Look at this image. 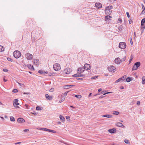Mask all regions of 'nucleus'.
<instances>
[{
	"instance_id": "obj_1",
	"label": "nucleus",
	"mask_w": 145,
	"mask_h": 145,
	"mask_svg": "<svg viewBox=\"0 0 145 145\" xmlns=\"http://www.w3.org/2000/svg\"><path fill=\"white\" fill-rule=\"evenodd\" d=\"M126 57V56H124L121 59L119 57L116 58L114 60V62L115 63L119 64L121 63V62L125 61V60Z\"/></svg>"
},
{
	"instance_id": "obj_2",
	"label": "nucleus",
	"mask_w": 145,
	"mask_h": 145,
	"mask_svg": "<svg viewBox=\"0 0 145 145\" xmlns=\"http://www.w3.org/2000/svg\"><path fill=\"white\" fill-rule=\"evenodd\" d=\"M13 55L15 58H18L20 57L21 54L20 51L17 50L15 51L14 52Z\"/></svg>"
},
{
	"instance_id": "obj_3",
	"label": "nucleus",
	"mask_w": 145,
	"mask_h": 145,
	"mask_svg": "<svg viewBox=\"0 0 145 145\" xmlns=\"http://www.w3.org/2000/svg\"><path fill=\"white\" fill-rule=\"evenodd\" d=\"M53 68L54 70L58 71L61 69V67L59 64L55 63L53 65Z\"/></svg>"
},
{
	"instance_id": "obj_4",
	"label": "nucleus",
	"mask_w": 145,
	"mask_h": 145,
	"mask_svg": "<svg viewBox=\"0 0 145 145\" xmlns=\"http://www.w3.org/2000/svg\"><path fill=\"white\" fill-rule=\"evenodd\" d=\"M126 44L125 42H120L119 44V47L120 48L124 49L126 47Z\"/></svg>"
},
{
	"instance_id": "obj_5",
	"label": "nucleus",
	"mask_w": 145,
	"mask_h": 145,
	"mask_svg": "<svg viewBox=\"0 0 145 145\" xmlns=\"http://www.w3.org/2000/svg\"><path fill=\"white\" fill-rule=\"evenodd\" d=\"M25 56L28 60H31L33 58V55L29 53L25 54Z\"/></svg>"
},
{
	"instance_id": "obj_6",
	"label": "nucleus",
	"mask_w": 145,
	"mask_h": 145,
	"mask_svg": "<svg viewBox=\"0 0 145 145\" xmlns=\"http://www.w3.org/2000/svg\"><path fill=\"white\" fill-rule=\"evenodd\" d=\"M126 77V76H124L122 77H121L119 78L118 80H117L115 81V83H117L120 81H121L122 82L124 81V80H125Z\"/></svg>"
},
{
	"instance_id": "obj_7",
	"label": "nucleus",
	"mask_w": 145,
	"mask_h": 145,
	"mask_svg": "<svg viewBox=\"0 0 145 145\" xmlns=\"http://www.w3.org/2000/svg\"><path fill=\"white\" fill-rule=\"evenodd\" d=\"M33 64L36 65H38L39 63V60L37 59H33Z\"/></svg>"
},
{
	"instance_id": "obj_8",
	"label": "nucleus",
	"mask_w": 145,
	"mask_h": 145,
	"mask_svg": "<svg viewBox=\"0 0 145 145\" xmlns=\"http://www.w3.org/2000/svg\"><path fill=\"white\" fill-rule=\"evenodd\" d=\"M115 69H116L115 67L113 66H111L108 67V71L111 72H114V70Z\"/></svg>"
},
{
	"instance_id": "obj_9",
	"label": "nucleus",
	"mask_w": 145,
	"mask_h": 145,
	"mask_svg": "<svg viewBox=\"0 0 145 145\" xmlns=\"http://www.w3.org/2000/svg\"><path fill=\"white\" fill-rule=\"evenodd\" d=\"M85 70V68L83 67H81L78 69L77 72L78 73L80 72L81 73L83 72Z\"/></svg>"
},
{
	"instance_id": "obj_10",
	"label": "nucleus",
	"mask_w": 145,
	"mask_h": 145,
	"mask_svg": "<svg viewBox=\"0 0 145 145\" xmlns=\"http://www.w3.org/2000/svg\"><path fill=\"white\" fill-rule=\"evenodd\" d=\"M85 76L84 75L82 74H81V73L80 72L78 73L74 74L72 76H74L75 77H83L84 76Z\"/></svg>"
},
{
	"instance_id": "obj_11",
	"label": "nucleus",
	"mask_w": 145,
	"mask_h": 145,
	"mask_svg": "<svg viewBox=\"0 0 145 145\" xmlns=\"http://www.w3.org/2000/svg\"><path fill=\"white\" fill-rule=\"evenodd\" d=\"M84 67L85 68V69L86 70H90L91 69L90 65L87 63H86L84 65Z\"/></svg>"
},
{
	"instance_id": "obj_12",
	"label": "nucleus",
	"mask_w": 145,
	"mask_h": 145,
	"mask_svg": "<svg viewBox=\"0 0 145 145\" xmlns=\"http://www.w3.org/2000/svg\"><path fill=\"white\" fill-rule=\"evenodd\" d=\"M14 102L13 104V105L15 107H19L17 105H19V103H18V100L15 99L14 100Z\"/></svg>"
},
{
	"instance_id": "obj_13",
	"label": "nucleus",
	"mask_w": 145,
	"mask_h": 145,
	"mask_svg": "<svg viewBox=\"0 0 145 145\" xmlns=\"http://www.w3.org/2000/svg\"><path fill=\"white\" fill-rule=\"evenodd\" d=\"M65 73L67 74H69L72 72V70L69 68H67L64 70Z\"/></svg>"
},
{
	"instance_id": "obj_14",
	"label": "nucleus",
	"mask_w": 145,
	"mask_h": 145,
	"mask_svg": "<svg viewBox=\"0 0 145 145\" xmlns=\"http://www.w3.org/2000/svg\"><path fill=\"white\" fill-rule=\"evenodd\" d=\"M116 125L118 127H121L123 128L125 127V126L124 125H123L120 122H116Z\"/></svg>"
},
{
	"instance_id": "obj_15",
	"label": "nucleus",
	"mask_w": 145,
	"mask_h": 145,
	"mask_svg": "<svg viewBox=\"0 0 145 145\" xmlns=\"http://www.w3.org/2000/svg\"><path fill=\"white\" fill-rule=\"evenodd\" d=\"M17 121L19 123H22L25 122L24 120L22 118H18L17 120Z\"/></svg>"
},
{
	"instance_id": "obj_16",
	"label": "nucleus",
	"mask_w": 145,
	"mask_h": 145,
	"mask_svg": "<svg viewBox=\"0 0 145 145\" xmlns=\"http://www.w3.org/2000/svg\"><path fill=\"white\" fill-rule=\"evenodd\" d=\"M45 96L47 100H50L52 99V96H49L48 94H46Z\"/></svg>"
},
{
	"instance_id": "obj_17",
	"label": "nucleus",
	"mask_w": 145,
	"mask_h": 145,
	"mask_svg": "<svg viewBox=\"0 0 145 145\" xmlns=\"http://www.w3.org/2000/svg\"><path fill=\"white\" fill-rule=\"evenodd\" d=\"M38 72L39 73L43 74H48V72L45 71H44L40 70L38 71Z\"/></svg>"
},
{
	"instance_id": "obj_18",
	"label": "nucleus",
	"mask_w": 145,
	"mask_h": 145,
	"mask_svg": "<svg viewBox=\"0 0 145 145\" xmlns=\"http://www.w3.org/2000/svg\"><path fill=\"white\" fill-rule=\"evenodd\" d=\"M145 22V18H143L141 21V25L143 27L144 29L145 28V26H144Z\"/></svg>"
},
{
	"instance_id": "obj_19",
	"label": "nucleus",
	"mask_w": 145,
	"mask_h": 145,
	"mask_svg": "<svg viewBox=\"0 0 145 145\" xmlns=\"http://www.w3.org/2000/svg\"><path fill=\"white\" fill-rule=\"evenodd\" d=\"M116 129L113 128L111 129H109L108 130V131L110 133H113L116 132Z\"/></svg>"
},
{
	"instance_id": "obj_20",
	"label": "nucleus",
	"mask_w": 145,
	"mask_h": 145,
	"mask_svg": "<svg viewBox=\"0 0 145 145\" xmlns=\"http://www.w3.org/2000/svg\"><path fill=\"white\" fill-rule=\"evenodd\" d=\"M95 6L97 7L98 8H101L102 7L101 4L99 3H96L95 4Z\"/></svg>"
},
{
	"instance_id": "obj_21",
	"label": "nucleus",
	"mask_w": 145,
	"mask_h": 145,
	"mask_svg": "<svg viewBox=\"0 0 145 145\" xmlns=\"http://www.w3.org/2000/svg\"><path fill=\"white\" fill-rule=\"evenodd\" d=\"M27 67L29 69L31 70H34V69L33 65L31 64H28L27 65Z\"/></svg>"
},
{
	"instance_id": "obj_22",
	"label": "nucleus",
	"mask_w": 145,
	"mask_h": 145,
	"mask_svg": "<svg viewBox=\"0 0 145 145\" xmlns=\"http://www.w3.org/2000/svg\"><path fill=\"white\" fill-rule=\"evenodd\" d=\"M141 6L143 10L141 13V14H144L145 13V7L143 4H141Z\"/></svg>"
},
{
	"instance_id": "obj_23",
	"label": "nucleus",
	"mask_w": 145,
	"mask_h": 145,
	"mask_svg": "<svg viewBox=\"0 0 145 145\" xmlns=\"http://www.w3.org/2000/svg\"><path fill=\"white\" fill-rule=\"evenodd\" d=\"M140 62H138L135 63L134 64L135 65L136 67V68H138L140 65Z\"/></svg>"
},
{
	"instance_id": "obj_24",
	"label": "nucleus",
	"mask_w": 145,
	"mask_h": 145,
	"mask_svg": "<svg viewBox=\"0 0 145 145\" xmlns=\"http://www.w3.org/2000/svg\"><path fill=\"white\" fill-rule=\"evenodd\" d=\"M46 129V130H45L46 131H47L48 132H52V133H55L56 132V131H55L53 130L48 129Z\"/></svg>"
},
{
	"instance_id": "obj_25",
	"label": "nucleus",
	"mask_w": 145,
	"mask_h": 145,
	"mask_svg": "<svg viewBox=\"0 0 145 145\" xmlns=\"http://www.w3.org/2000/svg\"><path fill=\"white\" fill-rule=\"evenodd\" d=\"M112 115L110 114H106L102 116L103 117L110 118L112 117Z\"/></svg>"
},
{
	"instance_id": "obj_26",
	"label": "nucleus",
	"mask_w": 145,
	"mask_h": 145,
	"mask_svg": "<svg viewBox=\"0 0 145 145\" xmlns=\"http://www.w3.org/2000/svg\"><path fill=\"white\" fill-rule=\"evenodd\" d=\"M59 118H60V120L62 122H63L64 121H65V118L63 116H62V115H60L59 116Z\"/></svg>"
},
{
	"instance_id": "obj_27",
	"label": "nucleus",
	"mask_w": 145,
	"mask_h": 145,
	"mask_svg": "<svg viewBox=\"0 0 145 145\" xmlns=\"http://www.w3.org/2000/svg\"><path fill=\"white\" fill-rule=\"evenodd\" d=\"M111 16L107 15L105 16V21H107L108 20H110V18H111Z\"/></svg>"
},
{
	"instance_id": "obj_28",
	"label": "nucleus",
	"mask_w": 145,
	"mask_h": 145,
	"mask_svg": "<svg viewBox=\"0 0 145 145\" xmlns=\"http://www.w3.org/2000/svg\"><path fill=\"white\" fill-rule=\"evenodd\" d=\"M5 48L4 47L1 46L0 45V52H2L4 50Z\"/></svg>"
},
{
	"instance_id": "obj_29",
	"label": "nucleus",
	"mask_w": 145,
	"mask_h": 145,
	"mask_svg": "<svg viewBox=\"0 0 145 145\" xmlns=\"http://www.w3.org/2000/svg\"><path fill=\"white\" fill-rule=\"evenodd\" d=\"M142 84H145V76H143L142 78Z\"/></svg>"
},
{
	"instance_id": "obj_30",
	"label": "nucleus",
	"mask_w": 145,
	"mask_h": 145,
	"mask_svg": "<svg viewBox=\"0 0 145 145\" xmlns=\"http://www.w3.org/2000/svg\"><path fill=\"white\" fill-rule=\"evenodd\" d=\"M113 7L112 6L107 7H106V9L108 10H110L111 9H112Z\"/></svg>"
},
{
	"instance_id": "obj_31",
	"label": "nucleus",
	"mask_w": 145,
	"mask_h": 145,
	"mask_svg": "<svg viewBox=\"0 0 145 145\" xmlns=\"http://www.w3.org/2000/svg\"><path fill=\"white\" fill-rule=\"evenodd\" d=\"M10 120L12 121H15V119L14 118L13 116H11L10 118Z\"/></svg>"
},
{
	"instance_id": "obj_32",
	"label": "nucleus",
	"mask_w": 145,
	"mask_h": 145,
	"mask_svg": "<svg viewBox=\"0 0 145 145\" xmlns=\"http://www.w3.org/2000/svg\"><path fill=\"white\" fill-rule=\"evenodd\" d=\"M75 97L78 99L81 98L82 97L81 95H75Z\"/></svg>"
},
{
	"instance_id": "obj_33",
	"label": "nucleus",
	"mask_w": 145,
	"mask_h": 145,
	"mask_svg": "<svg viewBox=\"0 0 145 145\" xmlns=\"http://www.w3.org/2000/svg\"><path fill=\"white\" fill-rule=\"evenodd\" d=\"M126 80L127 82H129L131 81V79L130 78L128 77L126 79Z\"/></svg>"
},
{
	"instance_id": "obj_34",
	"label": "nucleus",
	"mask_w": 145,
	"mask_h": 145,
	"mask_svg": "<svg viewBox=\"0 0 145 145\" xmlns=\"http://www.w3.org/2000/svg\"><path fill=\"white\" fill-rule=\"evenodd\" d=\"M119 114V112L117 111H115L113 112V114L115 115H117Z\"/></svg>"
},
{
	"instance_id": "obj_35",
	"label": "nucleus",
	"mask_w": 145,
	"mask_h": 145,
	"mask_svg": "<svg viewBox=\"0 0 145 145\" xmlns=\"http://www.w3.org/2000/svg\"><path fill=\"white\" fill-rule=\"evenodd\" d=\"M138 68H136V67L135 65H134L132 68V71H134L137 70Z\"/></svg>"
},
{
	"instance_id": "obj_36",
	"label": "nucleus",
	"mask_w": 145,
	"mask_h": 145,
	"mask_svg": "<svg viewBox=\"0 0 145 145\" xmlns=\"http://www.w3.org/2000/svg\"><path fill=\"white\" fill-rule=\"evenodd\" d=\"M41 107L39 106L36 107V110H41Z\"/></svg>"
},
{
	"instance_id": "obj_37",
	"label": "nucleus",
	"mask_w": 145,
	"mask_h": 145,
	"mask_svg": "<svg viewBox=\"0 0 145 145\" xmlns=\"http://www.w3.org/2000/svg\"><path fill=\"white\" fill-rule=\"evenodd\" d=\"M118 29L119 31H122L123 29L122 26L121 25L118 27Z\"/></svg>"
},
{
	"instance_id": "obj_38",
	"label": "nucleus",
	"mask_w": 145,
	"mask_h": 145,
	"mask_svg": "<svg viewBox=\"0 0 145 145\" xmlns=\"http://www.w3.org/2000/svg\"><path fill=\"white\" fill-rule=\"evenodd\" d=\"M69 85H65L64 86V88L65 89H68L69 88Z\"/></svg>"
},
{
	"instance_id": "obj_39",
	"label": "nucleus",
	"mask_w": 145,
	"mask_h": 145,
	"mask_svg": "<svg viewBox=\"0 0 145 145\" xmlns=\"http://www.w3.org/2000/svg\"><path fill=\"white\" fill-rule=\"evenodd\" d=\"M65 99V97H63V98H61L59 101V102L61 103L63 102L64 100Z\"/></svg>"
},
{
	"instance_id": "obj_40",
	"label": "nucleus",
	"mask_w": 145,
	"mask_h": 145,
	"mask_svg": "<svg viewBox=\"0 0 145 145\" xmlns=\"http://www.w3.org/2000/svg\"><path fill=\"white\" fill-rule=\"evenodd\" d=\"M124 142L126 144H129V141L127 139H125L124 140Z\"/></svg>"
},
{
	"instance_id": "obj_41",
	"label": "nucleus",
	"mask_w": 145,
	"mask_h": 145,
	"mask_svg": "<svg viewBox=\"0 0 145 145\" xmlns=\"http://www.w3.org/2000/svg\"><path fill=\"white\" fill-rule=\"evenodd\" d=\"M129 40H130V42L131 45H132L133 44V41H132V38H130Z\"/></svg>"
},
{
	"instance_id": "obj_42",
	"label": "nucleus",
	"mask_w": 145,
	"mask_h": 145,
	"mask_svg": "<svg viewBox=\"0 0 145 145\" xmlns=\"http://www.w3.org/2000/svg\"><path fill=\"white\" fill-rule=\"evenodd\" d=\"M7 60L9 61L12 62L13 61V60L12 59H11L10 58V57L7 58Z\"/></svg>"
},
{
	"instance_id": "obj_43",
	"label": "nucleus",
	"mask_w": 145,
	"mask_h": 145,
	"mask_svg": "<svg viewBox=\"0 0 145 145\" xmlns=\"http://www.w3.org/2000/svg\"><path fill=\"white\" fill-rule=\"evenodd\" d=\"M18 92V90L16 89H14L12 90V92L14 93H16Z\"/></svg>"
},
{
	"instance_id": "obj_44",
	"label": "nucleus",
	"mask_w": 145,
	"mask_h": 145,
	"mask_svg": "<svg viewBox=\"0 0 145 145\" xmlns=\"http://www.w3.org/2000/svg\"><path fill=\"white\" fill-rule=\"evenodd\" d=\"M68 92H69V91H66L64 93V97H65L66 96V95Z\"/></svg>"
},
{
	"instance_id": "obj_45",
	"label": "nucleus",
	"mask_w": 145,
	"mask_h": 145,
	"mask_svg": "<svg viewBox=\"0 0 145 145\" xmlns=\"http://www.w3.org/2000/svg\"><path fill=\"white\" fill-rule=\"evenodd\" d=\"M54 91V89L53 88H51L49 90V91L51 92H53Z\"/></svg>"
},
{
	"instance_id": "obj_46",
	"label": "nucleus",
	"mask_w": 145,
	"mask_h": 145,
	"mask_svg": "<svg viewBox=\"0 0 145 145\" xmlns=\"http://www.w3.org/2000/svg\"><path fill=\"white\" fill-rule=\"evenodd\" d=\"M133 56H131V57H130V59H129V63H130L131 61H132V59H133Z\"/></svg>"
},
{
	"instance_id": "obj_47",
	"label": "nucleus",
	"mask_w": 145,
	"mask_h": 145,
	"mask_svg": "<svg viewBox=\"0 0 145 145\" xmlns=\"http://www.w3.org/2000/svg\"><path fill=\"white\" fill-rule=\"evenodd\" d=\"M3 71L4 72H7L8 71V70L6 69H3Z\"/></svg>"
},
{
	"instance_id": "obj_48",
	"label": "nucleus",
	"mask_w": 145,
	"mask_h": 145,
	"mask_svg": "<svg viewBox=\"0 0 145 145\" xmlns=\"http://www.w3.org/2000/svg\"><path fill=\"white\" fill-rule=\"evenodd\" d=\"M40 130H42L43 131H45V130H46V129L47 128H40Z\"/></svg>"
},
{
	"instance_id": "obj_49",
	"label": "nucleus",
	"mask_w": 145,
	"mask_h": 145,
	"mask_svg": "<svg viewBox=\"0 0 145 145\" xmlns=\"http://www.w3.org/2000/svg\"><path fill=\"white\" fill-rule=\"evenodd\" d=\"M126 14H127V17L128 18H129V17H130V15H129V13L128 12H126Z\"/></svg>"
},
{
	"instance_id": "obj_50",
	"label": "nucleus",
	"mask_w": 145,
	"mask_h": 145,
	"mask_svg": "<svg viewBox=\"0 0 145 145\" xmlns=\"http://www.w3.org/2000/svg\"><path fill=\"white\" fill-rule=\"evenodd\" d=\"M18 84H19L20 86H22H22H24V85L23 84H21V83H19V82H18Z\"/></svg>"
},
{
	"instance_id": "obj_51",
	"label": "nucleus",
	"mask_w": 145,
	"mask_h": 145,
	"mask_svg": "<svg viewBox=\"0 0 145 145\" xmlns=\"http://www.w3.org/2000/svg\"><path fill=\"white\" fill-rule=\"evenodd\" d=\"M76 79L77 80H83V79L82 78H76Z\"/></svg>"
},
{
	"instance_id": "obj_52",
	"label": "nucleus",
	"mask_w": 145,
	"mask_h": 145,
	"mask_svg": "<svg viewBox=\"0 0 145 145\" xmlns=\"http://www.w3.org/2000/svg\"><path fill=\"white\" fill-rule=\"evenodd\" d=\"M66 118L67 120H69L70 117L69 116H66Z\"/></svg>"
},
{
	"instance_id": "obj_53",
	"label": "nucleus",
	"mask_w": 145,
	"mask_h": 145,
	"mask_svg": "<svg viewBox=\"0 0 145 145\" xmlns=\"http://www.w3.org/2000/svg\"><path fill=\"white\" fill-rule=\"evenodd\" d=\"M98 77L97 76H95L91 78V79H95L96 78H97V77Z\"/></svg>"
},
{
	"instance_id": "obj_54",
	"label": "nucleus",
	"mask_w": 145,
	"mask_h": 145,
	"mask_svg": "<svg viewBox=\"0 0 145 145\" xmlns=\"http://www.w3.org/2000/svg\"><path fill=\"white\" fill-rule=\"evenodd\" d=\"M29 131V129H24V131L25 132H27V131Z\"/></svg>"
},
{
	"instance_id": "obj_55",
	"label": "nucleus",
	"mask_w": 145,
	"mask_h": 145,
	"mask_svg": "<svg viewBox=\"0 0 145 145\" xmlns=\"http://www.w3.org/2000/svg\"><path fill=\"white\" fill-rule=\"evenodd\" d=\"M21 142H16V143H15V145H17V144H21Z\"/></svg>"
},
{
	"instance_id": "obj_56",
	"label": "nucleus",
	"mask_w": 145,
	"mask_h": 145,
	"mask_svg": "<svg viewBox=\"0 0 145 145\" xmlns=\"http://www.w3.org/2000/svg\"><path fill=\"white\" fill-rule=\"evenodd\" d=\"M111 93V92H107V93H104L103 94V95H106V94H107L110 93Z\"/></svg>"
},
{
	"instance_id": "obj_57",
	"label": "nucleus",
	"mask_w": 145,
	"mask_h": 145,
	"mask_svg": "<svg viewBox=\"0 0 145 145\" xmlns=\"http://www.w3.org/2000/svg\"><path fill=\"white\" fill-rule=\"evenodd\" d=\"M7 79H5V77L4 78H3V81L4 82H7Z\"/></svg>"
},
{
	"instance_id": "obj_58",
	"label": "nucleus",
	"mask_w": 145,
	"mask_h": 145,
	"mask_svg": "<svg viewBox=\"0 0 145 145\" xmlns=\"http://www.w3.org/2000/svg\"><path fill=\"white\" fill-rule=\"evenodd\" d=\"M133 36H134V38H135V37H136V34H135V32H134V33Z\"/></svg>"
},
{
	"instance_id": "obj_59",
	"label": "nucleus",
	"mask_w": 145,
	"mask_h": 145,
	"mask_svg": "<svg viewBox=\"0 0 145 145\" xmlns=\"http://www.w3.org/2000/svg\"><path fill=\"white\" fill-rule=\"evenodd\" d=\"M23 94H30V93H25V92H24V93H23Z\"/></svg>"
},
{
	"instance_id": "obj_60",
	"label": "nucleus",
	"mask_w": 145,
	"mask_h": 145,
	"mask_svg": "<svg viewBox=\"0 0 145 145\" xmlns=\"http://www.w3.org/2000/svg\"><path fill=\"white\" fill-rule=\"evenodd\" d=\"M137 105H139L140 104V102L139 101H137Z\"/></svg>"
},
{
	"instance_id": "obj_61",
	"label": "nucleus",
	"mask_w": 145,
	"mask_h": 145,
	"mask_svg": "<svg viewBox=\"0 0 145 145\" xmlns=\"http://www.w3.org/2000/svg\"><path fill=\"white\" fill-rule=\"evenodd\" d=\"M118 20L120 22H121V21H122V20H121V18H119Z\"/></svg>"
},
{
	"instance_id": "obj_62",
	"label": "nucleus",
	"mask_w": 145,
	"mask_h": 145,
	"mask_svg": "<svg viewBox=\"0 0 145 145\" xmlns=\"http://www.w3.org/2000/svg\"><path fill=\"white\" fill-rule=\"evenodd\" d=\"M57 123L59 125L61 124V123L59 121H57Z\"/></svg>"
},
{
	"instance_id": "obj_63",
	"label": "nucleus",
	"mask_w": 145,
	"mask_h": 145,
	"mask_svg": "<svg viewBox=\"0 0 145 145\" xmlns=\"http://www.w3.org/2000/svg\"><path fill=\"white\" fill-rule=\"evenodd\" d=\"M102 89L101 88L99 89H98V91L99 92H100L101 91Z\"/></svg>"
},
{
	"instance_id": "obj_64",
	"label": "nucleus",
	"mask_w": 145,
	"mask_h": 145,
	"mask_svg": "<svg viewBox=\"0 0 145 145\" xmlns=\"http://www.w3.org/2000/svg\"><path fill=\"white\" fill-rule=\"evenodd\" d=\"M25 106H26V108H27L28 109V108H28V105H27V104H25Z\"/></svg>"
}]
</instances>
